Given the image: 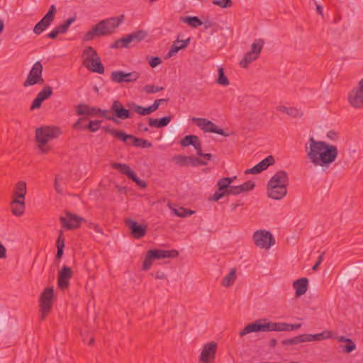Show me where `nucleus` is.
Returning <instances> with one entry per match:
<instances>
[{"mask_svg":"<svg viewBox=\"0 0 363 363\" xmlns=\"http://www.w3.org/2000/svg\"><path fill=\"white\" fill-rule=\"evenodd\" d=\"M306 342L305 335L302 334L290 339L284 340L281 343L284 345H294Z\"/></svg>","mask_w":363,"mask_h":363,"instance_id":"obj_42","label":"nucleus"},{"mask_svg":"<svg viewBox=\"0 0 363 363\" xmlns=\"http://www.w3.org/2000/svg\"><path fill=\"white\" fill-rule=\"evenodd\" d=\"M287 194V187L284 185H278L271 183L267 184V195L269 198L279 200Z\"/></svg>","mask_w":363,"mask_h":363,"instance_id":"obj_17","label":"nucleus"},{"mask_svg":"<svg viewBox=\"0 0 363 363\" xmlns=\"http://www.w3.org/2000/svg\"><path fill=\"white\" fill-rule=\"evenodd\" d=\"M56 247H57V249H61V250H63L65 247V237H64L62 231L60 232V234H59L58 238L56 241Z\"/></svg>","mask_w":363,"mask_h":363,"instance_id":"obj_60","label":"nucleus"},{"mask_svg":"<svg viewBox=\"0 0 363 363\" xmlns=\"http://www.w3.org/2000/svg\"><path fill=\"white\" fill-rule=\"evenodd\" d=\"M133 108L135 112L142 116L149 115L158 109L155 102L151 106L146 108L133 104Z\"/></svg>","mask_w":363,"mask_h":363,"instance_id":"obj_32","label":"nucleus"},{"mask_svg":"<svg viewBox=\"0 0 363 363\" xmlns=\"http://www.w3.org/2000/svg\"><path fill=\"white\" fill-rule=\"evenodd\" d=\"M43 99L37 95L35 99L33 100L31 106H30V110H34L36 108H39L41 106Z\"/></svg>","mask_w":363,"mask_h":363,"instance_id":"obj_61","label":"nucleus"},{"mask_svg":"<svg viewBox=\"0 0 363 363\" xmlns=\"http://www.w3.org/2000/svg\"><path fill=\"white\" fill-rule=\"evenodd\" d=\"M25 200L13 198L11 203V212L14 216H21L25 211Z\"/></svg>","mask_w":363,"mask_h":363,"instance_id":"obj_25","label":"nucleus"},{"mask_svg":"<svg viewBox=\"0 0 363 363\" xmlns=\"http://www.w3.org/2000/svg\"><path fill=\"white\" fill-rule=\"evenodd\" d=\"M189 38H187L184 40H176L171 46L167 57H171L176 55L180 50L186 48L189 43Z\"/></svg>","mask_w":363,"mask_h":363,"instance_id":"obj_26","label":"nucleus"},{"mask_svg":"<svg viewBox=\"0 0 363 363\" xmlns=\"http://www.w3.org/2000/svg\"><path fill=\"white\" fill-rule=\"evenodd\" d=\"M199 137L194 135H186L184 138L180 140V145L182 147H187L189 145H195L196 141H198Z\"/></svg>","mask_w":363,"mask_h":363,"instance_id":"obj_45","label":"nucleus"},{"mask_svg":"<svg viewBox=\"0 0 363 363\" xmlns=\"http://www.w3.org/2000/svg\"><path fill=\"white\" fill-rule=\"evenodd\" d=\"M88 65L85 67L93 72L99 74L104 72V67L101 62L100 57L94 58V60L89 62Z\"/></svg>","mask_w":363,"mask_h":363,"instance_id":"obj_33","label":"nucleus"},{"mask_svg":"<svg viewBox=\"0 0 363 363\" xmlns=\"http://www.w3.org/2000/svg\"><path fill=\"white\" fill-rule=\"evenodd\" d=\"M104 130L106 132L111 134V135L114 136L115 138H118V140L123 141L126 145H132L133 146V140L132 138H123V135H130L129 134H127L123 130H116L114 128H111L109 127H104L103 128Z\"/></svg>","mask_w":363,"mask_h":363,"instance_id":"obj_21","label":"nucleus"},{"mask_svg":"<svg viewBox=\"0 0 363 363\" xmlns=\"http://www.w3.org/2000/svg\"><path fill=\"white\" fill-rule=\"evenodd\" d=\"M191 121L193 122H194L196 124V125H198L201 129H202L203 130H205L206 125H207L206 123H207L208 119L203 118L193 117L191 118Z\"/></svg>","mask_w":363,"mask_h":363,"instance_id":"obj_58","label":"nucleus"},{"mask_svg":"<svg viewBox=\"0 0 363 363\" xmlns=\"http://www.w3.org/2000/svg\"><path fill=\"white\" fill-rule=\"evenodd\" d=\"M218 77L216 80L218 84L226 86L229 85L230 82L228 77L225 75L224 69L223 67H219L218 69Z\"/></svg>","mask_w":363,"mask_h":363,"instance_id":"obj_46","label":"nucleus"},{"mask_svg":"<svg viewBox=\"0 0 363 363\" xmlns=\"http://www.w3.org/2000/svg\"><path fill=\"white\" fill-rule=\"evenodd\" d=\"M125 224L130 230L131 235L134 238L139 239L145 236L147 228L146 225H139L131 218H126Z\"/></svg>","mask_w":363,"mask_h":363,"instance_id":"obj_15","label":"nucleus"},{"mask_svg":"<svg viewBox=\"0 0 363 363\" xmlns=\"http://www.w3.org/2000/svg\"><path fill=\"white\" fill-rule=\"evenodd\" d=\"M275 162V160L273 156L269 155L265 159L262 160L255 166H254V170L257 171V173L259 174L262 171L267 169V167L270 165L274 164Z\"/></svg>","mask_w":363,"mask_h":363,"instance_id":"obj_31","label":"nucleus"},{"mask_svg":"<svg viewBox=\"0 0 363 363\" xmlns=\"http://www.w3.org/2000/svg\"><path fill=\"white\" fill-rule=\"evenodd\" d=\"M172 117L171 116H164L161 118H148V124L151 127L154 128H163L167 126L172 121Z\"/></svg>","mask_w":363,"mask_h":363,"instance_id":"obj_27","label":"nucleus"},{"mask_svg":"<svg viewBox=\"0 0 363 363\" xmlns=\"http://www.w3.org/2000/svg\"><path fill=\"white\" fill-rule=\"evenodd\" d=\"M180 21L186 23L193 28H197L203 24V22L197 16H181Z\"/></svg>","mask_w":363,"mask_h":363,"instance_id":"obj_40","label":"nucleus"},{"mask_svg":"<svg viewBox=\"0 0 363 363\" xmlns=\"http://www.w3.org/2000/svg\"><path fill=\"white\" fill-rule=\"evenodd\" d=\"M52 94V88L50 86H46L38 94V96H40L43 101H45L49 99Z\"/></svg>","mask_w":363,"mask_h":363,"instance_id":"obj_49","label":"nucleus"},{"mask_svg":"<svg viewBox=\"0 0 363 363\" xmlns=\"http://www.w3.org/2000/svg\"><path fill=\"white\" fill-rule=\"evenodd\" d=\"M174 211L177 216H178L179 217H181V218L189 216L192 215L194 213V211L186 209V208H180L179 209H174Z\"/></svg>","mask_w":363,"mask_h":363,"instance_id":"obj_55","label":"nucleus"},{"mask_svg":"<svg viewBox=\"0 0 363 363\" xmlns=\"http://www.w3.org/2000/svg\"><path fill=\"white\" fill-rule=\"evenodd\" d=\"M236 279V271L235 269L230 270V272L225 276L222 280V285L225 287H229L232 286Z\"/></svg>","mask_w":363,"mask_h":363,"instance_id":"obj_41","label":"nucleus"},{"mask_svg":"<svg viewBox=\"0 0 363 363\" xmlns=\"http://www.w3.org/2000/svg\"><path fill=\"white\" fill-rule=\"evenodd\" d=\"M207 162L200 158L189 156V165L197 167L199 165H206Z\"/></svg>","mask_w":363,"mask_h":363,"instance_id":"obj_53","label":"nucleus"},{"mask_svg":"<svg viewBox=\"0 0 363 363\" xmlns=\"http://www.w3.org/2000/svg\"><path fill=\"white\" fill-rule=\"evenodd\" d=\"M348 101L353 108L363 107V78L359 82L357 86L350 91Z\"/></svg>","mask_w":363,"mask_h":363,"instance_id":"obj_9","label":"nucleus"},{"mask_svg":"<svg viewBox=\"0 0 363 363\" xmlns=\"http://www.w3.org/2000/svg\"><path fill=\"white\" fill-rule=\"evenodd\" d=\"M230 195V193H229V191H223L222 193H220V192H218V191H216L212 196L211 197H210V200L211 201H218L219 199L226 196H228Z\"/></svg>","mask_w":363,"mask_h":363,"instance_id":"obj_59","label":"nucleus"},{"mask_svg":"<svg viewBox=\"0 0 363 363\" xmlns=\"http://www.w3.org/2000/svg\"><path fill=\"white\" fill-rule=\"evenodd\" d=\"M255 186V182L252 181H247L238 186H232L230 187L229 193L231 195H238L242 192L252 190Z\"/></svg>","mask_w":363,"mask_h":363,"instance_id":"obj_20","label":"nucleus"},{"mask_svg":"<svg viewBox=\"0 0 363 363\" xmlns=\"http://www.w3.org/2000/svg\"><path fill=\"white\" fill-rule=\"evenodd\" d=\"M233 182V178L231 177H223L220 179L218 183L217 186L219 188L220 190L225 191H229L230 186V184Z\"/></svg>","mask_w":363,"mask_h":363,"instance_id":"obj_44","label":"nucleus"},{"mask_svg":"<svg viewBox=\"0 0 363 363\" xmlns=\"http://www.w3.org/2000/svg\"><path fill=\"white\" fill-rule=\"evenodd\" d=\"M43 69V67L40 61L34 63L26 79L23 82V86L28 87L35 84H43L45 81L42 77Z\"/></svg>","mask_w":363,"mask_h":363,"instance_id":"obj_7","label":"nucleus"},{"mask_svg":"<svg viewBox=\"0 0 363 363\" xmlns=\"http://www.w3.org/2000/svg\"><path fill=\"white\" fill-rule=\"evenodd\" d=\"M308 280L306 277H303L296 280L293 283V287L296 290V296L298 297L304 294L308 290Z\"/></svg>","mask_w":363,"mask_h":363,"instance_id":"obj_24","label":"nucleus"},{"mask_svg":"<svg viewBox=\"0 0 363 363\" xmlns=\"http://www.w3.org/2000/svg\"><path fill=\"white\" fill-rule=\"evenodd\" d=\"M259 332V320L247 324L240 332V336L243 337L250 333Z\"/></svg>","mask_w":363,"mask_h":363,"instance_id":"obj_37","label":"nucleus"},{"mask_svg":"<svg viewBox=\"0 0 363 363\" xmlns=\"http://www.w3.org/2000/svg\"><path fill=\"white\" fill-rule=\"evenodd\" d=\"M139 72L135 71L128 73H125L123 71H113L110 79L113 82L123 83L135 82L139 79Z\"/></svg>","mask_w":363,"mask_h":363,"instance_id":"obj_12","label":"nucleus"},{"mask_svg":"<svg viewBox=\"0 0 363 363\" xmlns=\"http://www.w3.org/2000/svg\"><path fill=\"white\" fill-rule=\"evenodd\" d=\"M264 44L263 39H256L252 44L250 51L245 53L240 62V65L243 68H247L249 64L256 60L261 53Z\"/></svg>","mask_w":363,"mask_h":363,"instance_id":"obj_5","label":"nucleus"},{"mask_svg":"<svg viewBox=\"0 0 363 363\" xmlns=\"http://www.w3.org/2000/svg\"><path fill=\"white\" fill-rule=\"evenodd\" d=\"M216 351V342H211L205 344L201 350L199 363H214Z\"/></svg>","mask_w":363,"mask_h":363,"instance_id":"obj_11","label":"nucleus"},{"mask_svg":"<svg viewBox=\"0 0 363 363\" xmlns=\"http://www.w3.org/2000/svg\"><path fill=\"white\" fill-rule=\"evenodd\" d=\"M150 255L154 259H162L164 258H174L179 255V252L176 250H150Z\"/></svg>","mask_w":363,"mask_h":363,"instance_id":"obj_18","label":"nucleus"},{"mask_svg":"<svg viewBox=\"0 0 363 363\" xmlns=\"http://www.w3.org/2000/svg\"><path fill=\"white\" fill-rule=\"evenodd\" d=\"M335 339L340 342H346L345 346H340L344 352L350 353L356 349V345L352 339L345 336H335Z\"/></svg>","mask_w":363,"mask_h":363,"instance_id":"obj_29","label":"nucleus"},{"mask_svg":"<svg viewBox=\"0 0 363 363\" xmlns=\"http://www.w3.org/2000/svg\"><path fill=\"white\" fill-rule=\"evenodd\" d=\"M54 289L52 287H46L39 297V304L41 312V320H44L50 313L53 306Z\"/></svg>","mask_w":363,"mask_h":363,"instance_id":"obj_4","label":"nucleus"},{"mask_svg":"<svg viewBox=\"0 0 363 363\" xmlns=\"http://www.w3.org/2000/svg\"><path fill=\"white\" fill-rule=\"evenodd\" d=\"M26 194V184L25 182H18L15 186V191L13 192V198L18 199L25 200V196Z\"/></svg>","mask_w":363,"mask_h":363,"instance_id":"obj_34","label":"nucleus"},{"mask_svg":"<svg viewBox=\"0 0 363 363\" xmlns=\"http://www.w3.org/2000/svg\"><path fill=\"white\" fill-rule=\"evenodd\" d=\"M252 238L255 244L262 249H268L275 243V240L271 233L264 230H259L254 233Z\"/></svg>","mask_w":363,"mask_h":363,"instance_id":"obj_8","label":"nucleus"},{"mask_svg":"<svg viewBox=\"0 0 363 363\" xmlns=\"http://www.w3.org/2000/svg\"><path fill=\"white\" fill-rule=\"evenodd\" d=\"M207 125H206L205 132L217 133L223 136H228V134L226 133L223 129L218 128L215 123L212 121L208 120Z\"/></svg>","mask_w":363,"mask_h":363,"instance_id":"obj_39","label":"nucleus"},{"mask_svg":"<svg viewBox=\"0 0 363 363\" xmlns=\"http://www.w3.org/2000/svg\"><path fill=\"white\" fill-rule=\"evenodd\" d=\"M111 111L113 113L115 118L125 120L132 117V113L129 109H126L123 104L117 100H115L111 106Z\"/></svg>","mask_w":363,"mask_h":363,"instance_id":"obj_16","label":"nucleus"},{"mask_svg":"<svg viewBox=\"0 0 363 363\" xmlns=\"http://www.w3.org/2000/svg\"><path fill=\"white\" fill-rule=\"evenodd\" d=\"M325 255V252H323L318 257L317 261L315 262V264L313 267V269L316 271L319 269L320 264L322 263L323 258Z\"/></svg>","mask_w":363,"mask_h":363,"instance_id":"obj_64","label":"nucleus"},{"mask_svg":"<svg viewBox=\"0 0 363 363\" xmlns=\"http://www.w3.org/2000/svg\"><path fill=\"white\" fill-rule=\"evenodd\" d=\"M211 2L222 9L230 8L233 6L232 0H211Z\"/></svg>","mask_w":363,"mask_h":363,"instance_id":"obj_52","label":"nucleus"},{"mask_svg":"<svg viewBox=\"0 0 363 363\" xmlns=\"http://www.w3.org/2000/svg\"><path fill=\"white\" fill-rule=\"evenodd\" d=\"M61 134L58 127L44 126L36 129L35 137L38 143V147L42 153H46L50 148L46 144L51 140L57 138Z\"/></svg>","mask_w":363,"mask_h":363,"instance_id":"obj_3","label":"nucleus"},{"mask_svg":"<svg viewBox=\"0 0 363 363\" xmlns=\"http://www.w3.org/2000/svg\"><path fill=\"white\" fill-rule=\"evenodd\" d=\"M306 342H312V341H320L323 340H327L330 338H334L335 335L333 331L325 330L323 332L314 335L311 334H304Z\"/></svg>","mask_w":363,"mask_h":363,"instance_id":"obj_19","label":"nucleus"},{"mask_svg":"<svg viewBox=\"0 0 363 363\" xmlns=\"http://www.w3.org/2000/svg\"><path fill=\"white\" fill-rule=\"evenodd\" d=\"M147 35L144 30H138L127 35L126 36L118 39L112 43L109 48L111 49H118L128 48L131 43H139L143 40Z\"/></svg>","mask_w":363,"mask_h":363,"instance_id":"obj_6","label":"nucleus"},{"mask_svg":"<svg viewBox=\"0 0 363 363\" xmlns=\"http://www.w3.org/2000/svg\"><path fill=\"white\" fill-rule=\"evenodd\" d=\"M276 108L277 111L284 113L292 118H301L303 115V112L296 107H288L281 105L277 106Z\"/></svg>","mask_w":363,"mask_h":363,"instance_id":"obj_28","label":"nucleus"},{"mask_svg":"<svg viewBox=\"0 0 363 363\" xmlns=\"http://www.w3.org/2000/svg\"><path fill=\"white\" fill-rule=\"evenodd\" d=\"M162 63V60L159 57H152L149 60V65L151 67L154 68Z\"/></svg>","mask_w":363,"mask_h":363,"instance_id":"obj_63","label":"nucleus"},{"mask_svg":"<svg viewBox=\"0 0 363 363\" xmlns=\"http://www.w3.org/2000/svg\"><path fill=\"white\" fill-rule=\"evenodd\" d=\"M123 15L119 17L109 18L100 21L91 30L87 31L84 35V40H92L96 36H104L111 34L115 29L122 23Z\"/></svg>","mask_w":363,"mask_h":363,"instance_id":"obj_2","label":"nucleus"},{"mask_svg":"<svg viewBox=\"0 0 363 363\" xmlns=\"http://www.w3.org/2000/svg\"><path fill=\"white\" fill-rule=\"evenodd\" d=\"M60 220L62 226L67 230L78 228L82 222L84 221L82 217L69 212H67L65 217H60Z\"/></svg>","mask_w":363,"mask_h":363,"instance_id":"obj_13","label":"nucleus"},{"mask_svg":"<svg viewBox=\"0 0 363 363\" xmlns=\"http://www.w3.org/2000/svg\"><path fill=\"white\" fill-rule=\"evenodd\" d=\"M56 13V7L54 4L51 5L47 13L33 28V33L36 35L41 34L52 23Z\"/></svg>","mask_w":363,"mask_h":363,"instance_id":"obj_10","label":"nucleus"},{"mask_svg":"<svg viewBox=\"0 0 363 363\" xmlns=\"http://www.w3.org/2000/svg\"><path fill=\"white\" fill-rule=\"evenodd\" d=\"M259 332V320L247 324L240 332V336L243 337L250 333Z\"/></svg>","mask_w":363,"mask_h":363,"instance_id":"obj_36","label":"nucleus"},{"mask_svg":"<svg viewBox=\"0 0 363 363\" xmlns=\"http://www.w3.org/2000/svg\"><path fill=\"white\" fill-rule=\"evenodd\" d=\"M162 90H164L163 86H156L152 84H147L143 87V91L147 94H154Z\"/></svg>","mask_w":363,"mask_h":363,"instance_id":"obj_54","label":"nucleus"},{"mask_svg":"<svg viewBox=\"0 0 363 363\" xmlns=\"http://www.w3.org/2000/svg\"><path fill=\"white\" fill-rule=\"evenodd\" d=\"M99 108L96 106H89L85 104H80L77 107V115H86L94 117L99 115Z\"/></svg>","mask_w":363,"mask_h":363,"instance_id":"obj_22","label":"nucleus"},{"mask_svg":"<svg viewBox=\"0 0 363 363\" xmlns=\"http://www.w3.org/2000/svg\"><path fill=\"white\" fill-rule=\"evenodd\" d=\"M99 115L98 116H100L101 117H103L104 118H106V120H108V121H111L114 123H118V120L116 118H115L114 116H113V113H112V111L110 110H105V109H101L100 108H99Z\"/></svg>","mask_w":363,"mask_h":363,"instance_id":"obj_47","label":"nucleus"},{"mask_svg":"<svg viewBox=\"0 0 363 363\" xmlns=\"http://www.w3.org/2000/svg\"><path fill=\"white\" fill-rule=\"evenodd\" d=\"M77 18L75 16L67 18L63 23L56 26L60 34L66 33L72 23L76 21Z\"/></svg>","mask_w":363,"mask_h":363,"instance_id":"obj_43","label":"nucleus"},{"mask_svg":"<svg viewBox=\"0 0 363 363\" xmlns=\"http://www.w3.org/2000/svg\"><path fill=\"white\" fill-rule=\"evenodd\" d=\"M268 183H271V184H278V185H284L287 187L289 184V177L288 174L284 171L280 170L275 173V174L270 179Z\"/></svg>","mask_w":363,"mask_h":363,"instance_id":"obj_23","label":"nucleus"},{"mask_svg":"<svg viewBox=\"0 0 363 363\" xmlns=\"http://www.w3.org/2000/svg\"><path fill=\"white\" fill-rule=\"evenodd\" d=\"M155 260L152 255H150V250L147 251L145 258L143 264V269L146 271L150 268L152 264V261Z\"/></svg>","mask_w":363,"mask_h":363,"instance_id":"obj_51","label":"nucleus"},{"mask_svg":"<svg viewBox=\"0 0 363 363\" xmlns=\"http://www.w3.org/2000/svg\"><path fill=\"white\" fill-rule=\"evenodd\" d=\"M173 160L181 167L189 165V156L178 155L173 157Z\"/></svg>","mask_w":363,"mask_h":363,"instance_id":"obj_48","label":"nucleus"},{"mask_svg":"<svg viewBox=\"0 0 363 363\" xmlns=\"http://www.w3.org/2000/svg\"><path fill=\"white\" fill-rule=\"evenodd\" d=\"M286 323L272 322V331H286Z\"/></svg>","mask_w":363,"mask_h":363,"instance_id":"obj_57","label":"nucleus"},{"mask_svg":"<svg viewBox=\"0 0 363 363\" xmlns=\"http://www.w3.org/2000/svg\"><path fill=\"white\" fill-rule=\"evenodd\" d=\"M123 138H132L133 140V146L137 147L142 148H149L152 147V143L147 141V140L138 138L134 135H123Z\"/></svg>","mask_w":363,"mask_h":363,"instance_id":"obj_38","label":"nucleus"},{"mask_svg":"<svg viewBox=\"0 0 363 363\" xmlns=\"http://www.w3.org/2000/svg\"><path fill=\"white\" fill-rule=\"evenodd\" d=\"M259 332H271L272 322H267L266 319L259 320Z\"/></svg>","mask_w":363,"mask_h":363,"instance_id":"obj_50","label":"nucleus"},{"mask_svg":"<svg viewBox=\"0 0 363 363\" xmlns=\"http://www.w3.org/2000/svg\"><path fill=\"white\" fill-rule=\"evenodd\" d=\"M130 179L135 182L141 188H145L147 186L146 182L139 179L135 173L133 174V176H132V177Z\"/></svg>","mask_w":363,"mask_h":363,"instance_id":"obj_62","label":"nucleus"},{"mask_svg":"<svg viewBox=\"0 0 363 363\" xmlns=\"http://www.w3.org/2000/svg\"><path fill=\"white\" fill-rule=\"evenodd\" d=\"M83 65L84 66H89L88 63L90 61L94 60V58H99V55L96 51L91 46L86 47L82 53Z\"/></svg>","mask_w":363,"mask_h":363,"instance_id":"obj_30","label":"nucleus"},{"mask_svg":"<svg viewBox=\"0 0 363 363\" xmlns=\"http://www.w3.org/2000/svg\"><path fill=\"white\" fill-rule=\"evenodd\" d=\"M72 269L67 266H63L57 275V286L62 289H67L69 286V280L72 277Z\"/></svg>","mask_w":363,"mask_h":363,"instance_id":"obj_14","label":"nucleus"},{"mask_svg":"<svg viewBox=\"0 0 363 363\" xmlns=\"http://www.w3.org/2000/svg\"><path fill=\"white\" fill-rule=\"evenodd\" d=\"M306 151L308 160L315 165L328 167L337 157L338 150L336 146L323 141H316L310 138L306 145Z\"/></svg>","mask_w":363,"mask_h":363,"instance_id":"obj_1","label":"nucleus"},{"mask_svg":"<svg viewBox=\"0 0 363 363\" xmlns=\"http://www.w3.org/2000/svg\"><path fill=\"white\" fill-rule=\"evenodd\" d=\"M101 123V121L99 120L90 121L86 128L91 132H96L99 129Z\"/></svg>","mask_w":363,"mask_h":363,"instance_id":"obj_56","label":"nucleus"},{"mask_svg":"<svg viewBox=\"0 0 363 363\" xmlns=\"http://www.w3.org/2000/svg\"><path fill=\"white\" fill-rule=\"evenodd\" d=\"M112 167L119 171L121 174L126 175L128 179H130L135 174V172L130 169L129 166L126 164L115 162L112 164Z\"/></svg>","mask_w":363,"mask_h":363,"instance_id":"obj_35","label":"nucleus"}]
</instances>
